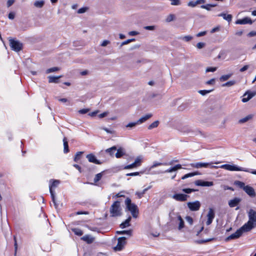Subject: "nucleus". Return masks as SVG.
I'll use <instances>...</instances> for the list:
<instances>
[{
	"instance_id": "f257e3e1",
	"label": "nucleus",
	"mask_w": 256,
	"mask_h": 256,
	"mask_svg": "<svg viewBox=\"0 0 256 256\" xmlns=\"http://www.w3.org/2000/svg\"><path fill=\"white\" fill-rule=\"evenodd\" d=\"M248 220L242 226L246 232H249L256 226V212L250 209L248 212Z\"/></svg>"
},
{
	"instance_id": "f03ea898",
	"label": "nucleus",
	"mask_w": 256,
	"mask_h": 256,
	"mask_svg": "<svg viewBox=\"0 0 256 256\" xmlns=\"http://www.w3.org/2000/svg\"><path fill=\"white\" fill-rule=\"evenodd\" d=\"M125 204L126 210L130 212L133 218H137L139 213L138 206L132 202V200L130 198H126V199Z\"/></svg>"
},
{
	"instance_id": "7ed1b4c3",
	"label": "nucleus",
	"mask_w": 256,
	"mask_h": 256,
	"mask_svg": "<svg viewBox=\"0 0 256 256\" xmlns=\"http://www.w3.org/2000/svg\"><path fill=\"white\" fill-rule=\"evenodd\" d=\"M110 213L112 217H118L122 215L120 200H116L112 204L110 208Z\"/></svg>"
},
{
	"instance_id": "20e7f679",
	"label": "nucleus",
	"mask_w": 256,
	"mask_h": 256,
	"mask_svg": "<svg viewBox=\"0 0 256 256\" xmlns=\"http://www.w3.org/2000/svg\"><path fill=\"white\" fill-rule=\"evenodd\" d=\"M234 184L242 189L250 197L254 198L256 196V194L254 188L249 185L246 186L244 182L239 180L234 181Z\"/></svg>"
},
{
	"instance_id": "39448f33",
	"label": "nucleus",
	"mask_w": 256,
	"mask_h": 256,
	"mask_svg": "<svg viewBox=\"0 0 256 256\" xmlns=\"http://www.w3.org/2000/svg\"><path fill=\"white\" fill-rule=\"evenodd\" d=\"M220 168H224L225 170L230 171H243L246 172H250L252 174L256 175V170H250L248 168L238 166L236 165H230L228 164H225L222 165Z\"/></svg>"
},
{
	"instance_id": "423d86ee",
	"label": "nucleus",
	"mask_w": 256,
	"mask_h": 256,
	"mask_svg": "<svg viewBox=\"0 0 256 256\" xmlns=\"http://www.w3.org/2000/svg\"><path fill=\"white\" fill-rule=\"evenodd\" d=\"M8 40L10 46L12 50L16 52H18L22 50L23 48L22 43L10 37L8 38Z\"/></svg>"
},
{
	"instance_id": "0eeeda50",
	"label": "nucleus",
	"mask_w": 256,
	"mask_h": 256,
	"mask_svg": "<svg viewBox=\"0 0 256 256\" xmlns=\"http://www.w3.org/2000/svg\"><path fill=\"white\" fill-rule=\"evenodd\" d=\"M246 232V230L243 228V226H242L240 228L238 229L234 234H232L228 236L225 240L226 242H228L231 240H234L239 238L242 234L244 232Z\"/></svg>"
},
{
	"instance_id": "6e6552de",
	"label": "nucleus",
	"mask_w": 256,
	"mask_h": 256,
	"mask_svg": "<svg viewBox=\"0 0 256 256\" xmlns=\"http://www.w3.org/2000/svg\"><path fill=\"white\" fill-rule=\"evenodd\" d=\"M126 244V238L124 236L120 237L118 239V244L114 248V251L122 250Z\"/></svg>"
},
{
	"instance_id": "1a4fd4ad",
	"label": "nucleus",
	"mask_w": 256,
	"mask_h": 256,
	"mask_svg": "<svg viewBox=\"0 0 256 256\" xmlns=\"http://www.w3.org/2000/svg\"><path fill=\"white\" fill-rule=\"evenodd\" d=\"M187 206L191 211H198L200 208L201 204L199 201L196 200L194 202H188Z\"/></svg>"
},
{
	"instance_id": "9d476101",
	"label": "nucleus",
	"mask_w": 256,
	"mask_h": 256,
	"mask_svg": "<svg viewBox=\"0 0 256 256\" xmlns=\"http://www.w3.org/2000/svg\"><path fill=\"white\" fill-rule=\"evenodd\" d=\"M189 197L188 195L183 194H176L172 196L174 199L179 202H185Z\"/></svg>"
},
{
	"instance_id": "9b49d317",
	"label": "nucleus",
	"mask_w": 256,
	"mask_h": 256,
	"mask_svg": "<svg viewBox=\"0 0 256 256\" xmlns=\"http://www.w3.org/2000/svg\"><path fill=\"white\" fill-rule=\"evenodd\" d=\"M142 163V158L138 156L135 160L134 162L130 164L127 165L124 167V169H130L134 168H136L141 165Z\"/></svg>"
},
{
	"instance_id": "f8f14e48",
	"label": "nucleus",
	"mask_w": 256,
	"mask_h": 256,
	"mask_svg": "<svg viewBox=\"0 0 256 256\" xmlns=\"http://www.w3.org/2000/svg\"><path fill=\"white\" fill-rule=\"evenodd\" d=\"M206 216L208 218V220L206 222V225L208 226L212 223V220L215 216L214 211L212 208H210L208 209V212Z\"/></svg>"
},
{
	"instance_id": "ddd939ff",
	"label": "nucleus",
	"mask_w": 256,
	"mask_h": 256,
	"mask_svg": "<svg viewBox=\"0 0 256 256\" xmlns=\"http://www.w3.org/2000/svg\"><path fill=\"white\" fill-rule=\"evenodd\" d=\"M212 162H196L190 164V166L194 168H208L212 164Z\"/></svg>"
},
{
	"instance_id": "4468645a",
	"label": "nucleus",
	"mask_w": 256,
	"mask_h": 256,
	"mask_svg": "<svg viewBox=\"0 0 256 256\" xmlns=\"http://www.w3.org/2000/svg\"><path fill=\"white\" fill-rule=\"evenodd\" d=\"M252 23L253 21L248 17H245L242 19H238L236 22V24H252Z\"/></svg>"
},
{
	"instance_id": "2eb2a0df",
	"label": "nucleus",
	"mask_w": 256,
	"mask_h": 256,
	"mask_svg": "<svg viewBox=\"0 0 256 256\" xmlns=\"http://www.w3.org/2000/svg\"><path fill=\"white\" fill-rule=\"evenodd\" d=\"M86 158L90 162H92L97 164H102V162L97 160L96 156L92 154H87Z\"/></svg>"
},
{
	"instance_id": "dca6fc26",
	"label": "nucleus",
	"mask_w": 256,
	"mask_h": 256,
	"mask_svg": "<svg viewBox=\"0 0 256 256\" xmlns=\"http://www.w3.org/2000/svg\"><path fill=\"white\" fill-rule=\"evenodd\" d=\"M241 200L242 199L239 198H234V199L228 201V206L230 208H234L237 206Z\"/></svg>"
},
{
	"instance_id": "f3484780",
	"label": "nucleus",
	"mask_w": 256,
	"mask_h": 256,
	"mask_svg": "<svg viewBox=\"0 0 256 256\" xmlns=\"http://www.w3.org/2000/svg\"><path fill=\"white\" fill-rule=\"evenodd\" d=\"M62 77V76H50L48 77V82L58 84L59 82V79Z\"/></svg>"
},
{
	"instance_id": "a211bd4d",
	"label": "nucleus",
	"mask_w": 256,
	"mask_h": 256,
	"mask_svg": "<svg viewBox=\"0 0 256 256\" xmlns=\"http://www.w3.org/2000/svg\"><path fill=\"white\" fill-rule=\"evenodd\" d=\"M81 239L84 242H86L88 244H90L94 241V238L90 235H85L82 236Z\"/></svg>"
},
{
	"instance_id": "6ab92c4d",
	"label": "nucleus",
	"mask_w": 256,
	"mask_h": 256,
	"mask_svg": "<svg viewBox=\"0 0 256 256\" xmlns=\"http://www.w3.org/2000/svg\"><path fill=\"white\" fill-rule=\"evenodd\" d=\"M218 16L222 17L224 20H226L228 22H230L232 21V14H227L224 12L218 14Z\"/></svg>"
},
{
	"instance_id": "aec40b11",
	"label": "nucleus",
	"mask_w": 256,
	"mask_h": 256,
	"mask_svg": "<svg viewBox=\"0 0 256 256\" xmlns=\"http://www.w3.org/2000/svg\"><path fill=\"white\" fill-rule=\"evenodd\" d=\"M152 116V114H146V116H142L141 118H140L138 120H137V123L138 124H140L150 118Z\"/></svg>"
},
{
	"instance_id": "412c9836",
	"label": "nucleus",
	"mask_w": 256,
	"mask_h": 256,
	"mask_svg": "<svg viewBox=\"0 0 256 256\" xmlns=\"http://www.w3.org/2000/svg\"><path fill=\"white\" fill-rule=\"evenodd\" d=\"M131 220H132L131 216H129L128 218L124 222L120 224V227L122 228H126L129 226H130V222Z\"/></svg>"
},
{
	"instance_id": "4be33fe9",
	"label": "nucleus",
	"mask_w": 256,
	"mask_h": 256,
	"mask_svg": "<svg viewBox=\"0 0 256 256\" xmlns=\"http://www.w3.org/2000/svg\"><path fill=\"white\" fill-rule=\"evenodd\" d=\"M117 148L116 146H113L105 150L104 152L110 154L111 156H114V152L116 150Z\"/></svg>"
},
{
	"instance_id": "5701e85b",
	"label": "nucleus",
	"mask_w": 256,
	"mask_h": 256,
	"mask_svg": "<svg viewBox=\"0 0 256 256\" xmlns=\"http://www.w3.org/2000/svg\"><path fill=\"white\" fill-rule=\"evenodd\" d=\"M152 186H150L148 187L145 188L142 192H136V195L138 198H141L144 194L148 191V190L151 188Z\"/></svg>"
},
{
	"instance_id": "b1692460",
	"label": "nucleus",
	"mask_w": 256,
	"mask_h": 256,
	"mask_svg": "<svg viewBox=\"0 0 256 256\" xmlns=\"http://www.w3.org/2000/svg\"><path fill=\"white\" fill-rule=\"evenodd\" d=\"M52 180H50V182ZM59 184L60 181L58 180H53L51 184H50L49 186L50 192V190H53L52 188L56 187Z\"/></svg>"
},
{
	"instance_id": "393cba45",
	"label": "nucleus",
	"mask_w": 256,
	"mask_h": 256,
	"mask_svg": "<svg viewBox=\"0 0 256 256\" xmlns=\"http://www.w3.org/2000/svg\"><path fill=\"white\" fill-rule=\"evenodd\" d=\"M63 142H64V153L66 154L69 152V148H68V142L67 139L66 137H64V138Z\"/></svg>"
},
{
	"instance_id": "a878e982",
	"label": "nucleus",
	"mask_w": 256,
	"mask_h": 256,
	"mask_svg": "<svg viewBox=\"0 0 256 256\" xmlns=\"http://www.w3.org/2000/svg\"><path fill=\"white\" fill-rule=\"evenodd\" d=\"M200 174V173L198 172L188 173V174H186L183 176H182V180H184V179H186L187 178H190V177H192V176H196V175H198V174Z\"/></svg>"
},
{
	"instance_id": "bb28decb",
	"label": "nucleus",
	"mask_w": 256,
	"mask_h": 256,
	"mask_svg": "<svg viewBox=\"0 0 256 256\" xmlns=\"http://www.w3.org/2000/svg\"><path fill=\"white\" fill-rule=\"evenodd\" d=\"M253 116H254L252 114H249V115L246 116V117L240 119L238 120V122L240 124L244 123V122H246L247 121L249 120H250L252 119L253 118Z\"/></svg>"
},
{
	"instance_id": "cd10ccee",
	"label": "nucleus",
	"mask_w": 256,
	"mask_h": 256,
	"mask_svg": "<svg viewBox=\"0 0 256 256\" xmlns=\"http://www.w3.org/2000/svg\"><path fill=\"white\" fill-rule=\"evenodd\" d=\"M248 95V98L250 100L256 95V92H250V90L246 91L244 94L243 96Z\"/></svg>"
},
{
	"instance_id": "c85d7f7f",
	"label": "nucleus",
	"mask_w": 256,
	"mask_h": 256,
	"mask_svg": "<svg viewBox=\"0 0 256 256\" xmlns=\"http://www.w3.org/2000/svg\"><path fill=\"white\" fill-rule=\"evenodd\" d=\"M44 4V1L43 0H37L34 2V6L38 8H42L43 7Z\"/></svg>"
},
{
	"instance_id": "c756f323",
	"label": "nucleus",
	"mask_w": 256,
	"mask_h": 256,
	"mask_svg": "<svg viewBox=\"0 0 256 256\" xmlns=\"http://www.w3.org/2000/svg\"><path fill=\"white\" fill-rule=\"evenodd\" d=\"M50 196L52 197V202L56 208H58V204L56 202L55 194L54 190H50Z\"/></svg>"
},
{
	"instance_id": "7c9ffc66",
	"label": "nucleus",
	"mask_w": 256,
	"mask_h": 256,
	"mask_svg": "<svg viewBox=\"0 0 256 256\" xmlns=\"http://www.w3.org/2000/svg\"><path fill=\"white\" fill-rule=\"evenodd\" d=\"M132 230H121V231H117L116 233L118 234H128L129 236H131L132 235Z\"/></svg>"
},
{
	"instance_id": "2f4dec72",
	"label": "nucleus",
	"mask_w": 256,
	"mask_h": 256,
	"mask_svg": "<svg viewBox=\"0 0 256 256\" xmlns=\"http://www.w3.org/2000/svg\"><path fill=\"white\" fill-rule=\"evenodd\" d=\"M117 152L116 154V158H120L124 154V152L122 148L117 149Z\"/></svg>"
},
{
	"instance_id": "473e14b6",
	"label": "nucleus",
	"mask_w": 256,
	"mask_h": 256,
	"mask_svg": "<svg viewBox=\"0 0 256 256\" xmlns=\"http://www.w3.org/2000/svg\"><path fill=\"white\" fill-rule=\"evenodd\" d=\"M232 75V74H228L222 75L220 78V82H224L228 80Z\"/></svg>"
},
{
	"instance_id": "72a5a7b5",
	"label": "nucleus",
	"mask_w": 256,
	"mask_h": 256,
	"mask_svg": "<svg viewBox=\"0 0 256 256\" xmlns=\"http://www.w3.org/2000/svg\"><path fill=\"white\" fill-rule=\"evenodd\" d=\"M217 6V4H207L206 5H202L200 8L206 10H210V8L215 7Z\"/></svg>"
},
{
	"instance_id": "f704fd0d",
	"label": "nucleus",
	"mask_w": 256,
	"mask_h": 256,
	"mask_svg": "<svg viewBox=\"0 0 256 256\" xmlns=\"http://www.w3.org/2000/svg\"><path fill=\"white\" fill-rule=\"evenodd\" d=\"M162 165H168V163H161L158 162H154L152 165L150 166V170H152L156 167Z\"/></svg>"
},
{
	"instance_id": "c9c22d12",
	"label": "nucleus",
	"mask_w": 256,
	"mask_h": 256,
	"mask_svg": "<svg viewBox=\"0 0 256 256\" xmlns=\"http://www.w3.org/2000/svg\"><path fill=\"white\" fill-rule=\"evenodd\" d=\"M72 231L76 235L81 236L83 234V232L78 228H74L72 229Z\"/></svg>"
},
{
	"instance_id": "e433bc0d",
	"label": "nucleus",
	"mask_w": 256,
	"mask_h": 256,
	"mask_svg": "<svg viewBox=\"0 0 256 256\" xmlns=\"http://www.w3.org/2000/svg\"><path fill=\"white\" fill-rule=\"evenodd\" d=\"M178 219L180 221L179 225H178V230H181L184 227V221L182 220V218L180 216H178Z\"/></svg>"
},
{
	"instance_id": "4c0bfd02",
	"label": "nucleus",
	"mask_w": 256,
	"mask_h": 256,
	"mask_svg": "<svg viewBox=\"0 0 256 256\" xmlns=\"http://www.w3.org/2000/svg\"><path fill=\"white\" fill-rule=\"evenodd\" d=\"M236 84V81L234 80L228 81L224 84H222V86L225 87V86H231L234 85Z\"/></svg>"
},
{
	"instance_id": "58836bf2",
	"label": "nucleus",
	"mask_w": 256,
	"mask_h": 256,
	"mask_svg": "<svg viewBox=\"0 0 256 256\" xmlns=\"http://www.w3.org/2000/svg\"><path fill=\"white\" fill-rule=\"evenodd\" d=\"M83 154V152H77L75 155V156L74 158V161L75 162H78L81 158L82 154Z\"/></svg>"
},
{
	"instance_id": "ea45409f",
	"label": "nucleus",
	"mask_w": 256,
	"mask_h": 256,
	"mask_svg": "<svg viewBox=\"0 0 256 256\" xmlns=\"http://www.w3.org/2000/svg\"><path fill=\"white\" fill-rule=\"evenodd\" d=\"M159 123L160 122L158 120H156L154 122L148 126V129L152 130V128L158 127L159 124Z\"/></svg>"
},
{
	"instance_id": "a19ab883",
	"label": "nucleus",
	"mask_w": 256,
	"mask_h": 256,
	"mask_svg": "<svg viewBox=\"0 0 256 256\" xmlns=\"http://www.w3.org/2000/svg\"><path fill=\"white\" fill-rule=\"evenodd\" d=\"M102 172H100L96 174L95 176V177L94 179V183L98 182L102 178Z\"/></svg>"
},
{
	"instance_id": "79ce46f5",
	"label": "nucleus",
	"mask_w": 256,
	"mask_h": 256,
	"mask_svg": "<svg viewBox=\"0 0 256 256\" xmlns=\"http://www.w3.org/2000/svg\"><path fill=\"white\" fill-rule=\"evenodd\" d=\"M197 190H197L194 189V188H183L182 190V191L186 194H190L192 192H196Z\"/></svg>"
},
{
	"instance_id": "37998d69",
	"label": "nucleus",
	"mask_w": 256,
	"mask_h": 256,
	"mask_svg": "<svg viewBox=\"0 0 256 256\" xmlns=\"http://www.w3.org/2000/svg\"><path fill=\"white\" fill-rule=\"evenodd\" d=\"M60 70V68H58V67H53V68H51L47 69L46 70V74H49V73L54 72H56V71H58V70Z\"/></svg>"
},
{
	"instance_id": "c03bdc74",
	"label": "nucleus",
	"mask_w": 256,
	"mask_h": 256,
	"mask_svg": "<svg viewBox=\"0 0 256 256\" xmlns=\"http://www.w3.org/2000/svg\"><path fill=\"white\" fill-rule=\"evenodd\" d=\"M174 18H175V16L173 14H170L166 18V21L167 22H170L174 20Z\"/></svg>"
},
{
	"instance_id": "a18cd8bd",
	"label": "nucleus",
	"mask_w": 256,
	"mask_h": 256,
	"mask_svg": "<svg viewBox=\"0 0 256 256\" xmlns=\"http://www.w3.org/2000/svg\"><path fill=\"white\" fill-rule=\"evenodd\" d=\"M214 240V238H208V239H206V240H197L196 242L198 244H203L204 243L210 242Z\"/></svg>"
},
{
	"instance_id": "49530a36",
	"label": "nucleus",
	"mask_w": 256,
	"mask_h": 256,
	"mask_svg": "<svg viewBox=\"0 0 256 256\" xmlns=\"http://www.w3.org/2000/svg\"><path fill=\"white\" fill-rule=\"evenodd\" d=\"M212 90H213V89L210 90H200L198 91V92L199 94H202V96H205V95L209 94Z\"/></svg>"
},
{
	"instance_id": "de8ad7c7",
	"label": "nucleus",
	"mask_w": 256,
	"mask_h": 256,
	"mask_svg": "<svg viewBox=\"0 0 256 256\" xmlns=\"http://www.w3.org/2000/svg\"><path fill=\"white\" fill-rule=\"evenodd\" d=\"M194 184L196 186H204V181L202 180H196Z\"/></svg>"
},
{
	"instance_id": "09e8293b",
	"label": "nucleus",
	"mask_w": 256,
	"mask_h": 256,
	"mask_svg": "<svg viewBox=\"0 0 256 256\" xmlns=\"http://www.w3.org/2000/svg\"><path fill=\"white\" fill-rule=\"evenodd\" d=\"M135 40H136L135 38H131V39L127 40L122 42V44H120V46H122L124 45L127 44L130 42H134V41H135Z\"/></svg>"
},
{
	"instance_id": "8fccbe9b",
	"label": "nucleus",
	"mask_w": 256,
	"mask_h": 256,
	"mask_svg": "<svg viewBox=\"0 0 256 256\" xmlns=\"http://www.w3.org/2000/svg\"><path fill=\"white\" fill-rule=\"evenodd\" d=\"M218 68L217 67H208L206 68V72H214Z\"/></svg>"
},
{
	"instance_id": "3c124183",
	"label": "nucleus",
	"mask_w": 256,
	"mask_h": 256,
	"mask_svg": "<svg viewBox=\"0 0 256 256\" xmlns=\"http://www.w3.org/2000/svg\"><path fill=\"white\" fill-rule=\"evenodd\" d=\"M192 37L190 36H186L182 38V39L185 42H189L192 40Z\"/></svg>"
},
{
	"instance_id": "603ef678",
	"label": "nucleus",
	"mask_w": 256,
	"mask_h": 256,
	"mask_svg": "<svg viewBox=\"0 0 256 256\" xmlns=\"http://www.w3.org/2000/svg\"><path fill=\"white\" fill-rule=\"evenodd\" d=\"M137 124H138V123H137V121L136 122H130L126 126V127L132 128Z\"/></svg>"
},
{
	"instance_id": "864d4df0",
	"label": "nucleus",
	"mask_w": 256,
	"mask_h": 256,
	"mask_svg": "<svg viewBox=\"0 0 256 256\" xmlns=\"http://www.w3.org/2000/svg\"><path fill=\"white\" fill-rule=\"evenodd\" d=\"M142 172H134L131 173H128L126 174V176H138L140 174H142Z\"/></svg>"
},
{
	"instance_id": "5fc2aeb1",
	"label": "nucleus",
	"mask_w": 256,
	"mask_h": 256,
	"mask_svg": "<svg viewBox=\"0 0 256 256\" xmlns=\"http://www.w3.org/2000/svg\"><path fill=\"white\" fill-rule=\"evenodd\" d=\"M88 10V8L87 7H83L80 8L78 10V14H82L85 12L87 10Z\"/></svg>"
},
{
	"instance_id": "6e6d98bb",
	"label": "nucleus",
	"mask_w": 256,
	"mask_h": 256,
	"mask_svg": "<svg viewBox=\"0 0 256 256\" xmlns=\"http://www.w3.org/2000/svg\"><path fill=\"white\" fill-rule=\"evenodd\" d=\"M172 172L176 171L178 170H179V169H180V168H182V166L180 164H176V165L172 167Z\"/></svg>"
},
{
	"instance_id": "4d7b16f0",
	"label": "nucleus",
	"mask_w": 256,
	"mask_h": 256,
	"mask_svg": "<svg viewBox=\"0 0 256 256\" xmlns=\"http://www.w3.org/2000/svg\"><path fill=\"white\" fill-rule=\"evenodd\" d=\"M172 172L176 171L178 170H179V169H180V168H182V166L180 164H176V165L172 167Z\"/></svg>"
},
{
	"instance_id": "13d9d810",
	"label": "nucleus",
	"mask_w": 256,
	"mask_h": 256,
	"mask_svg": "<svg viewBox=\"0 0 256 256\" xmlns=\"http://www.w3.org/2000/svg\"><path fill=\"white\" fill-rule=\"evenodd\" d=\"M186 220L188 222L190 225H192L193 223V219L192 217L190 216H186Z\"/></svg>"
},
{
	"instance_id": "bf43d9fd",
	"label": "nucleus",
	"mask_w": 256,
	"mask_h": 256,
	"mask_svg": "<svg viewBox=\"0 0 256 256\" xmlns=\"http://www.w3.org/2000/svg\"><path fill=\"white\" fill-rule=\"evenodd\" d=\"M206 44L204 42H199L196 44V47L198 49H201L205 46Z\"/></svg>"
},
{
	"instance_id": "052dcab7",
	"label": "nucleus",
	"mask_w": 256,
	"mask_h": 256,
	"mask_svg": "<svg viewBox=\"0 0 256 256\" xmlns=\"http://www.w3.org/2000/svg\"><path fill=\"white\" fill-rule=\"evenodd\" d=\"M215 83V78H212L207 81L206 84L208 85H214Z\"/></svg>"
},
{
	"instance_id": "680f3d73",
	"label": "nucleus",
	"mask_w": 256,
	"mask_h": 256,
	"mask_svg": "<svg viewBox=\"0 0 256 256\" xmlns=\"http://www.w3.org/2000/svg\"><path fill=\"white\" fill-rule=\"evenodd\" d=\"M90 110L88 108H84L78 110V112L80 114H85L88 112Z\"/></svg>"
},
{
	"instance_id": "e2e57ef3",
	"label": "nucleus",
	"mask_w": 256,
	"mask_h": 256,
	"mask_svg": "<svg viewBox=\"0 0 256 256\" xmlns=\"http://www.w3.org/2000/svg\"><path fill=\"white\" fill-rule=\"evenodd\" d=\"M144 28L146 30H154L155 29V26H146L144 27Z\"/></svg>"
},
{
	"instance_id": "0e129e2a",
	"label": "nucleus",
	"mask_w": 256,
	"mask_h": 256,
	"mask_svg": "<svg viewBox=\"0 0 256 256\" xmlns=\"http://www.w3.org/2000/svg\"><path fill=\"white\" fill-rule=\"evenodd\" d=\"M214 183L212 182L204 181V186H213Z\"/></svg>"
},
{
	"instance_id": "69168bd1",
	"label": "nucleus",
	"mask_w": 256,
	"mask_h": 256,
	"mask_svg": "<svg viewBox=\"0 0 256 256\" xmlns=\"http://www.w3.org/2000/svg\"><path fill=\"white\" fill-rule=\"evenodd\" d=\"M248 68H249L248 65H245L240 70V72H244Z\"/></svg>"
},
{
	"instance_id": "338daca9",
	"label": "nucleus",
	"mask_w": 256,
	"mask_h": 256,
	"mask_svg": "<svg viewBox=\"0 0 256 256\" xmlns=\"http://www.w3.org/2000/svg\"><path fill=\"white\" fill-rule=\"evenodd\" d=\"M256 36V31H252L248 34V36L252 37Z\"/></svg>"
},
{
	"instance_id": "774afa93",
	"label": "nucleus",
	"mask_w": 256,
	"mask_h": 256,
	"mask_svg": "<svg viewBox=\"0 0 256 256\" xmlns=\"http://www.w3.org/2000/svg\"><path fill=\"white\" fill-rule=\"evenodd\" d=\"M110 43V42L109 40H104L102 43L101 46H106L108 44H109Z\"/></svg>"
}]
</instances>
